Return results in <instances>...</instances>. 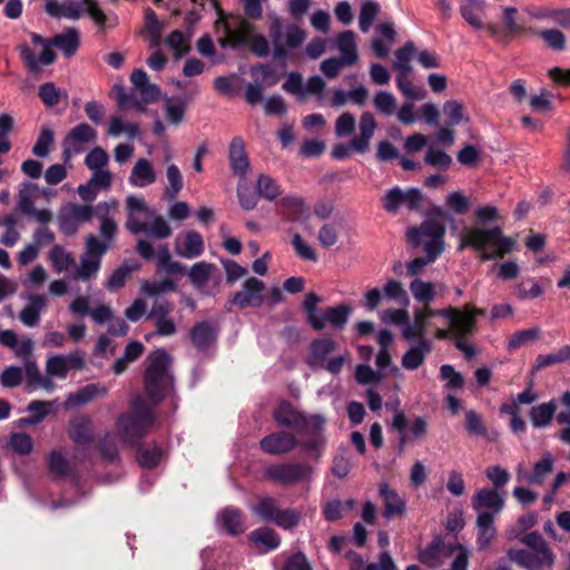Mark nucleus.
I'll return each mask as SVG.
<instances>
[{"label":"nucleus","instance_id":"nucleus-1","mask_svg":"<svg viewBox=\"0 0 570 570\" xmlns=\"http://www.w3.org/2000/svg\"><path fill=\"white\" fill-rule=\"evenodd\" d=\"M482 313V311L469 306H465L463 309H432L425 306L414 312V321L411 325H406L403 328V337L406 341L422 340L425 338V334L430 328H434L435 336L439 340H443L450 334V331L443 326H449L455 336L462 337L473 332L475 316Z\"/></svg>","mask_w":570,"mask_h":570},{"label":"nucleus","instance_id":"nucleus-2","mask_svg":"<svg viewBox=\"0 0 570 570\" xmlns=\"http://www.w3.org/2000/svg\"><path fill=\"white\" fill-rule=\"evenodd\" d=\"M215 32L222 47L248 46L261 58L267 57L271 47L267 38L258 33L250 22L240 16L219 17L215 22Z\"/></svg>","mask_w":570,"mask_h":570},{"label":"nucleus","instance_id":"nucleus-3","mask_svg":"<svg viewBox=\"0 0 570 570\" xmlns=\"http://www.w3.org/2000/svg\"><path fill=\"white\" fill-rule=\"evenodd\" d=\"M31 40L35 46L41 47L39 57H36L27 45H20L18 49L26 66L32 72L38 71L40 66L51 65L56 60V53L52 51L51 47L61 50L66 57H71L76 53L80 45L79 32L75 28H69L50 40L37 33H31Z\"/></svg>","mask_w":570,"mask_h":570},{"label":"nucleus","instance_id":"nucleus-4","mask_svg":"<svg viewBox=\"0 0 570 570\" xmlns=\"http://www.w3.org/2000/svg\"><path fill=\"white\" fill-rule=\"evenodd\" d=\"M459 249L471 247L480 253L482 261L501 258L513 252L515 240L505 236L501 227L491 228L471 227L459 235Z\"/></svg>","mask_w":570,"mask_h":570},{"label":"nucleus","instance_id":"nucleus-5","mask_svg":"<svg viewBox=\"0 0 570 570\" xmlns=\"http://www.w3.org/2000/svg\"><path fill=\"white\" fill-rule=\"evenodd\" d=\"M443 219L452 217L446 210L434 208L420 226L412 227L406 233L407 240L414 246H421L430 261H435L444 250Z\"/></svg>","mask_w":570,"mask_h":570},{"label":"nucleus","instance_id":"nucleus-6","mask_svg":"<svg viewBox=\"0 0 570 570\" xmlns=\"http://www.w3.org/2000/svg\"><path fill=\"white\" fill-rule=\"evenodd\" d=\"M126 228L131 234L142 233L153 238H167L171 228L164 217L148 207L142 197L130 195L126 198Z\"/></svg>","mask_w":570,"mask_h":570},{"label":"nucleus","instance_id":"nucleus-7","mask_svg":"<svg viewBox=\"0 0 570 570\" xmlns=\"http://www.w3.org/2000/svg\"><path fill=\"white\" fill-rule=\"evenodd\" d=\"M149 364L144 375L147 395L154 402L161 401L170 391L173 377L169 373L170 355L165 350H157L149 354Z\"/></svg>","mask_w":570,"mask_h":570},{"label":"nucleus","instance_id":"nucleus-8","mask_svg":"<svg viewBox=\"0 0 570 570\" xmlns=\"http://www.w3.org/2000/svg\"><path fill=\"white\" fill-rule=\"evenodd\" d=\"M521 542L528 550L509 549L507 554L510 561L527 570H541L552 566L553 554L540 533H528L522 537Z\"/></svg>","mask_w":570,"mask_h":570},{"label":"nucleus","instance_id":"nucleus-9","mask_svg":"<svg viewBox=\"0 0 570 570\" xmlns=\"http://www.w3.org/2000/svg\"><path fill=\"white\" fill-rule=\"evenodd\" d=\"M46 11L51 17L71 20H78L83 12H87L101 30L117 23V19L107 17L94 0H65L62 2L48 0L46 2Z\"/></svg>","mask_w":570,"mask_h":570},{"label":"nucleus","instance_id":"nucleus-10","mask_svg":"<svg viewBox=\"0 0 570 570\" xmlns=\"http://www.w3.org/2000/svg\"><path fill=\"white\" fill-rule=\"evenodd\" d=\"M269 38L274 57L287 58L299 48L306 39V32L296 24H284L277 14H271Z\"/></svg>","mask_w":570,"mask_h":570},{"label":"nucleus","instance_id":"nucleus-11","mask_svg":"<svg viewBox=\"0 0 570 570\" xmlns=\"http://www.w3.org/2000/svg\"><path fill=\"white\" fill-rule=\"evenodd\" d=\"M131 410L119 419L117 429L125 442L134 444L154 426L155 416L140 396L132 401Z\"/></svg>","mask_w":570,"mask_h":570},{"label":"nucleus","instance_id":"nucleus-12","mask_svg":"<svg viewBox=\"0 0 570 570\" xmlns=\"http://www.w3.org/2000/svg\"><path fill=\"white\" fill-rule=\"evenodd\" d=\"M40 197V186L31 180H23L18 186L17 208L18 210L39 223L47 225L53 219V213L49 208H37L35 206Z\"/></svg>","mask_w":570,"mask_h":570},{"label":"nucleus","instance_id":"nucleus-13","mask_svg":"<svg viewBox=\"0 0 570 570\" xmlns=\"http://www.w3.org/2000/svg\"><path fill=\"white\" fill-rule=\"evenodd\" d=\"M108 249V244L100 242L96 236L90 235L86 240V252L76 268L75 278L80 281H90L98 274L101 264V257Z\"/></svg>","mask_w":570,"mask_h":570},{"label":"nucleus","instance_id":"nucleus-14","mask_svg":"<svg viewBox=\"0 0 570 570\" xmlns=\"http://www.w3.org/2000/svg\"><path fill=\"white\" fill-rule=\"evenodd\" d=\"M69 435L76 445L75 461L87 460L95 449L91 420L80 415L70 423Z\"/></svg>","mask_w":570,"mask_h":570},{"label":"nucleus","instance_id":"nucleus-15","mask_svg":"<svg viewBox=\"0 0 570 570\" xmlns=\"http://www.w3.org/2000/svg\"><path fill=\"white\" fill-rule=\"evenodd\" d=\"M312 474V466L304 463H276L265 470L267 479L285 485L308 481Z\"/></svg>","mask_w":570,"mask_h":570},{"label":"nucleus","instance_id":"nucleus-16","mask_svg":"<svg viewBox=\"0 0 570 570\" xmlns=\"http://www.w3.org/2000/svg\"><path fill=\"white\" fill-rule=\"evenodd\" d=\"M94 217V208L90 205L68 203L58 213V225L66 235H73L81 225Z\"/></svg>","mask_w":570,"mask_h":570},{"label":"nucleus","instance_id":"nucleus-17","mask_svg":"<svg viewBox=\"0 0 570 570\" xmlns=\"http://www.w3.org/2000/svg\"><path fill=\"white\" fill-rule=\"evenodd\" d=\"M422 194L415 188L402 190L399 187L389 189L382 197L383 208L392 214L397 213L402 207L416 210L421 207Z\"/></svg>","mask_w":570,"mask_h":570},{"label":"nucleus","instance_id":"nucleus-18","mask_svg":"<svg viewBox=\"0 0 570 570\" xmlns=\"http://www.w3.org/2000/svg\"><path fill=\"white\" fill-rule=\"evenodd\" d=\"M85 367V355L76 351L66 355L58 354L48 357L46 362V374L56 379L65 380L70 370H82Z\"/></svg>","mask_w":570,"mask_h":570},{"label":"nucleus","instance_id":"nucleus-19","mask_svg":"<svg viewBox=\"0 0 570 570\" xmlns=\"http://www.w3.org/2000/svg\"><path fill=\"white\" fill-rule=\"evenodd\" d=\"M97 131L86 122L77 125L72 128L63 139V155L70 158L72 155L82 153L87 145L95 142Z\"/></svg>","mask_w":570,"mask_h":570},{"label":"nucleus","instance_id":"nucleus-20","mask_svg":"<svg viewBox=\"0 0 570 570\" xmlns=\"http://www.w3.org/2000/svg\"><path fill=\"white\" fill-rule=\"evenodd\" d=\"M259 444L263 452L267 454L284 455L298 445V440L294 434L282 431L266 435Z\"/></svg>","mask_w":570,"mask_h":570},{"label":"nucleus","instance_id":"nucleus-21","mask_svg":"<svg viewBox=\"0 0 570 570\" xmlns=\"http://www.w3.org/2000/svg\"><path fill=\"white\" fill-rule=\"evenodd\" d=\"M556 459L550 452H546L542 458L533 464L531 472H527L522 465L517 469L519 480H524L530 484L542 485L546 479L553 472Z\"/></svg>","mask_w":570,"mask_h":570},{"label":"nucleus","instance_id":"nucleus-22","mask_svg":"<svg viewBox=\"0 0 570 570\" xmlns=\"http://www.w3.org/2000/svg\"><path fill=\"white\" fill-rule=\"evenodd\" d=\"M449 552V546L438 535L434 537L429 544L419 550L417 560L430 569H436L445 562Z\"/></svg>","mask_w":570,"mask_h":570},{"label":"nucleus","instance_id":"nucleus-23","mask_svg":"<svg viewBox=\"0 0 570 570\" xmlns=\"http://www.w3.org/2000/svg\"><path fill=\"white\" fill-rule=\"evenodd\" d=\"M325 419L321 414H313L309 416L307 428H305L303 431H297V433L301 435H309L308 440L301 443V446L305 451L320 455L325 443L324 436L322 434Z\"/></svg>","mask_w":570,"mask_h":570},{"label":"nucleus","instance_id":"nucleus-24","mask_svg":"<svg viewBox=\"0 0 570 570\" xmlns=\"http://www.w3.org/2000/svg\"><path fill=\"white\" fill-rule=\"evenodd\" d=\"M352 313V308L346 305L328 307L320 313L317 317H313L312 327L316 331L324 330L327 325L334 328H343Z\"/></svg>","mask_w":570,"mask_h":570},{"label":"nucleus","instance_id":"nucleus-25","mask_svg":"<svg viewBox=\"0 0 570 570\" xmlns=\"http://www.w3.org/2000/svg\"><path fill=\"white\" fill-rule=\"evenodd\" d=\"M264 288L265 285L262 281L250 277L244 283L242 291L234 295L232 303L239 308L259 306L263 302Z\"/></svg>","mask_w":570,"mask_h":570},{"label":"nucleus","instance_id":"nucleus-26","mask_svg":"<svg viewBox=\"0 0 570 570\" xmlns=\"http://www.w3.org/2000/svg\"><path fill=\"white\" fill-rule=\"evenodd\" d=\"M253 77L261 83H249L245 89V99L249 105H256L262 100L264 87H271L276 82L269 66H261L253 70Z\"/></svg>","mask_w":570,"mask_h":570},{"label":"nucleus","instance_id":"nucleus-27","mask_svg":"<svg viewBox=\"0 0 570 570\" xmlns=\"http://www.w3.org/2000/svg\"><path fill=\"white\" fill-rule=\"evenodd\" d=\"M273 416L275 421L285 428L303 431L307 428L309 417H305L291 403L282 401L275 409Z\"/></svg>","mask_w":570,"mask_h":570},{"label":"nucleus","instance_id":"nucleus-28","mask_svg":"<svg viewBox=\"0 0 570 570\" xmlns=\"http://www.w3.org/2000/svg\"><path fill=\"white\" fill-rule=\"evenodd\" d=\"M175 249L178 256L193 259L204 253V239L195 230H188L184 236H178L175 242Z\"/></svg>","mask_w":570,"mask_h":570},{"label":"nucleus","instance_id":"nucleus-29","mask_svg":"<svg viewBox=\"0 0 570 570\" xmlns=\"http://www.w3.org/2000/svg\"><path fill=\"white\" fill-rule=\"evenodd\" d=\"M432 351V342L428 338H417L404 353L401 360L402 367L409 371L417 370L425 362Z\"/></svg>","mask_w":570,"mask_h":570},{"label":"nucleus","instance_id":"nucleus-30","mask_svg":"<svg viewBox=\"0 0 570 570\" xmlns=\"http://www.w3.org/2000/svg\"><path fill=\"white\" fill-rule=\"evenodd\" d=\"M504 501L495 489H481L475 493L472 500V507L478 514L480 512H490L493 518L503 509Z\"/></svg>","mask_w":570,"mask_h":570},{"label":"nucleus","instance_id":"nucleus-31","mask_svg":"<svg viewBox=\"0 0 570 570\" xmlns=\"http://www.w3.org/2000/svg\"><path fill=\"white\" fill-rule=\"evenodd\" d=\"M157 173L153 163L147 158H138L131 168L128 181L132 187L145 188L155 184Z\"/></svg>","mask_w":570,"mask_h":570},{"label":"nucleus","instance_id":"nucleus-32","mask_svg":"<svg viewBox=\"0 0 570 570\" xmlns=\"http://www.w3.org/2000/svg\"><path fill=\"white\" fill-rule=\"evenodd\" d=\"M337 343L330 337H322L314 340L311 343V354L307 357V364L313 368H321L325 366L330 355L335 352Z\"/></svg>","mask_w":570,"mask_h":570},{"label":"nucleus","instance_id":"nucleus-33","mask_svg":"<svg viewBox=\"0 0 570 570\" xmlns=\"http://www.w3.org/2000/svg\"><path fill=\"white\" fill-rule=\"evenodd\" d=\"M130 81L135 90L140 95L141 105L155 102L159 99L160 88L149 81L145 70H135L130 76Z\"/></svg>","mask_w":570,"mask_h":570},{"label":"nucleus","instance_id":"nucleus-34","mask_svg":"<svg viewBox=\"0 0 570 570\" xmlns=\"http://www.w3.org/2000/svg\"><path fill=\"white\" fill-rule=\"evenodd\" d=\"M377 127L374 116L371 112H363L360 118L358 136L352 139V147L358 154H363L368 149L370 140Z\"/></svg>","mask_w":570,"mask_h":570},{"label":"nucleus","instance_id":"nucleus-35","mask_svg":"<svg viewBox=\"0 0 570 570\" xmlns=\"http://www.w3.org/2000/svg\"><path fill=\"white\" fill-rule=\"evenodd\" d=\"M228 158L235 175L245 176L249 169V161L245 151V142L240 137H234L229 144Z\"/></svg>","mask_w":570,"mask_h":570},{"label":"nucleus","instance_id":"nucleus-36","mask_svg":"<svg viewBox=\"0 0 570 570\" xmlns=\"http://www.w3.org/2000/svg\"><path fill=\"white\" fill-rule=\"evenodd\" d=\"M47 307V298L43 295H30L28 304L21 309L19 320L28 327H35L40 321L41 313Z\"/></svg>","mask_w":570,"mask_h":570},{"label":"nucleus","instance_id":"nucleus-37","mask_svg":"<svg viewBox=\"0 0 570 570\" xmlns=\"http://www.w3.org/2000/svg\"><path fill=\"white\" fill-rule=\"evenodd\" d=\"M531 17L535 20L546 21L559 26L563 29H570V8H540L532 11Z\"/></svg>","mask_w":570,"mask_h":570},{"label":"nucleus","instance_id":"nucleus-38","mask_svg":"<svg viewBox=\"0 0 570 570\" xmlns=\"http://www.w3.org/2000/svg\"><path fill=\"white\" fill-rule=\"evenodd\" d=\"M218 529L225 530L228 534H238L244 532V520L240 510L236 508H225L216 517Z\"/></svg>","mask_w":570,"mask_h":570},{"label":"nucleus","instance_id":"nucleus-39","mask_svg":"<svg viewBox=\"0 0 570 570\" xmlns=\"http://www.w3.org/2000/svg\"><path fill=\"white\" fill-rule=\"evenodd\" d=\"M379 36L372 41V49L380 58H385L391 51L395 40V30L392 22H383L377 26Z\"/></svg>","mask_w":570,"mask_h":570},{"label":"nucleus","instance_id":"nucleus-40","mask_svg":"<svg viewBox=\"0 0 570 570\" xmlns=\"http://www.w3.org/2000/svg\"><path fill=\"white\" fill-rule=\"evenodd\" d=\"M485 10L484 0H461L460 12L462 18L474 29L481 30L484 27L483 14Z\"/></svg>","mask_w":570,"mask_h":570},{"label":"nucleus","instance_id":"nucleus-41","mask_svg":"<svg viewBox=\"0 0 570 570\" xmlns=\"http://www.w3.org/2000/svg\"><path fill=\"white\" fill-rule=\"evenodd\" d=\"M117 208V202L110 200L100 203L97 206V210L100 218V235L104 237V243H107L108 246L110 245L111 240L114 239V236L117 230V225L112 217L109 216V213L111 210H116Z\"/></svg>","mask_w":570,"mask_h":570},{"label":"nucleus","instance_id":"nucleus-42","mask_svg":"<svg viewBox=\"0 0 570 570\" xmlns=\"http://www.w3.org/2000/svg\"><path fill=\"white\" fill-rule=\"evenodd\" d=\"M279 214L288 222H295L307 213L303 198L296 195L283 197L277 204Z\"/></svg>","mask_w":570,"mask_h":570},{"label":"nucleus","instance_id":"nucleus-43","mask_svg":"<svg viewBox=\"0 0 570 570\" xmlns=\"http://www.w3.org/2000/svg\"><path fill=\"white\" fill-rule=\"evenodd\" d=\"M107 394V389L99 384H88L78 391L70 393L65 402L67 409L79 406L90 402L91 400Z\"/></svg>","mask_w":570,"mask_h":570},{"label":"nucleus","instance_id":"nucleus-44","mask_svg":"<svg viewBox=\"0 0 570 570\" xmlns=\"http://www.w3.org/2000/svg\"><path fill=\"white\" fill-rule=\"evenodd\" d=\"M336 48L341 53L340 59L347 66H353L358 60L355 35L353 31L341 32L336 37Z\"/></svg>","mask_w":570,"mask_h":570},{"label":"nucleus","instance_id":"nucleus-45","mask_svg":"<svg viewBox=\"0 0 570 570\" xmlns=\"http://www.w3.org/2000/svg\"><path fill=\"white\" fill-rule=\"evenodd\" d=\"M380 495L384 502V517L386 519H392L396 515L403 514L405 511V502L394 490L389 487L387 483H382L380 485Z\"/></svg>","mask_w":570,"mask_h":570},{"label":"nucleus","instance_id":"nucleus-46","mask_svg":"<svg viewBox=\"0 0 570 570\" xmlns=\"http://www.w3.org/2000/svg\"><path fill=\"white\" fill-rule=\"evenodd\" d=\"M493 514L490 512H480L476 518L478 537L476 544L480 550L489 547L492 539L495 537L497 530L493 525Z\"/></svg>","mask_w":570,"mask_h":570},{"label":"nucleus","instance_id":"nucleus-47","mask_svg":"<svg viewBox=\"0 0 570 570\" xmlns=\"http://www.w3.org/2000/svg\"><path fill=\"white\" fill-rule=\"evenodd\" d=\"M190 340L197 350L204 351L216 340V330L208 322L198 323L190 331Z\"/></svg>","mask_w":570,"mask_h":570},{"label":"nucleus","instance_id":"nucleus-48","mask_svg":"<svg viewBox=\"0 0 570 570\" xmlns=\"http://www.w3.org/2000/svg\"><path fill=\"white\" fill-rule=\"evenodd\" d=\"M250 541L261 552H268L279 546L278 535L268 528H259L249 535Z\"/></svg>","mask_w":570,"mask_h":570},{"label":"nucleus","instance_id":"nucleus-49","mask_svg":"<svg viewBox=\"0 0 570 570\" xmlns=\"http://www.w3.org/2000/svg\"><path fill=\"white\" fill-rule=\"evenodd\" d=\"M556 403L549 401L533 406L530 411V420L534 428L542 429L550 425L556 413Z\"/></svg>","mask_w":570,"mask_h":570},{"label":"nucleus","instance_id":"nucleus-50","mask_svg":"<svg viewBox=\"0 0 570 570\" xmlns=\"http://www.w3.org/2000/svg\"><path fill=\"white\" fill-rule=\"evenodd\" d=\"M108 135L111 137H119L125 135L128 139H134L140 134L138 124L125 121L121 117L114 116L110 118Z\"/></svg>","mask_w":570,"mask_h":570},{"label":"nucleus","instance_id":"nucleus-51","mask_svg":"<svg viewBox=\"0 0 570 570\" xmlns=\"http://www.w3.org/2000/svg\"><path fill=\"white\" fill-rule=\"evenodd\" d=\"M354 507L355 501L353 499H348L346 501L332 499L324 503L323 515L327 521H336L341 519L345 513L353 510Z\"/></svg>","mask_w":570,"mask_h":570},{"label":"nucleus","instance_id":"nucleus-52","mask_svg":"<svg viewBox=\"0 0 570 570\" xmlns=\"http://www.w3.org/2000/svg\"><path fill=\"white\" fill-rule=\"evenodd\" d=\"M49 259L57 273H62L75 266V258L71 253L60 245H55L49 252Z\"/></svg>","mask_w":570,"mask_h":570},{"label":"nucleus","instance_id":"nucleus-53","mask_svg":"<svg viewBox=\"0 0 570 570\" xmlns=\"http://www.w3.org/2000/svg\"><path fill=\"white\" fill-rule=\"evenodd\" d=\"M537 35L542 39L544 45L553 51H564L567 48L566 35L557 28L541 29Z\"/></svg>","mask_w":570,"mask_h":570},{"label":"nucleus","instance_id":"nucleus-54","mask_svg":"<svg viewBox=\"0 0 570 570\" xmlns=\"http://www.w3.org/2000/svg\"><path fill=\"white\" fill-rule=\"evenodd\" d=\"M541 330L539 327H531L521 331H517L508 340V350H518L525 345H529L539 340Z\"/></svg>","mask_w":570,"mask_h":570},{"label":"nucleus","instance_id":"nucleus-55","mask_svg":"<svg viewBox=\"0 0 570 570\" xmlns=\"http://www.w3.org/2000/svg\"><path fill=\"white\" fill-rule=\"evenodd\" d=\"M215 268V265L212 263L198 262L190 267L188 277L195 287L203 288Z\"/></svg>","mask_w":570,"mask_h":570},{"label":"nucleus","instance_id":"nucleus-56","mask_svg":"<svg viewBox=\"0 0 570 570\" xmlns=\"http://www.w3.org/2000/svg\"><path fill=\"white\" fill-rule=\"evenodd\" d=\"M156 262L158 268L167 274L175 275L183 274L185 272V268L180 263L173 261L169 249L166 245H163L158 248L156 253Z\"/></svg>","mask_w":570,"mask_h":570},{"label":"nucleus","instance_id":"nucleus-57","mask_svg":"<svg viewBox=\"0 0 570 570\" xmlns=\"http://www.w3.org/2000/svg\"><path fill=\"white\" fill-rule=\"evenodd\" d=\"M410 291L414 299L420 303L429 304L435 298V285L431 282L415 278L410 284Z\"/></svg>","mask_w":570,"mask_h":570},{"label":"nucleus","instance_id":"nucleus-58","mask_svg":"<svg viewBox=\"0 0 570 570\" xmlns=\"http://www.w3.org/2000/svg\"><path fill=\"white\" fill-rule=\"evenodd\" d=\"M411 73H397L396 86L399 90L411 100H423L425 98V91L421 87L413 85L410 79Z\"/></svg>","mask_w":570,"mask_h":570},{"label":"nucleus","instance_id":"nucleus-59","mask_svg":"<svg viewBox=\"0 0 570 570\" xmlns=\"http://www.w3.org/2000/svg\"><path fill=\"white\" fill-rule=\"evenodd\" d=\"M166 178L168 186L165 189V195L169 199H175L184 186L181 173L175 164L167 167Z\"/></svg>","mask_w":570,"mask_h":570},{"label":"nucleus","instance_id":"nucleus-60","mask_svg":"<svg viewBox=\"0 0 570 570\" xmlns=\"http://www.w3.org/2000/svg\"><path fill=\"white\" fill-rule=\"evenodd\" d=\"M415 47L413 42H406L403 47L396 50L395 61L393 63L397 73H411L412 67L410 65L414 55Z\"/></svg>","mask_w":570,"mask_h":570},{"label":"nucleus","instance_id":"nucleus-61","mask_svg":"<svg viewBox=\"0 0 570 570\" xmlns=\"http://www.w3.org/2000/svg\"><path fill=\"white\" fill-rule=\"evenodd\" d=\"M570 358V346H563L556 353L540 354L535 358L533 371L538 372L550 365L562 363Z\"/></svg>","mask_w":570,"mask_h":570},{"label":"nucleus","instance_id":"nucleus-62","mask_svg":"<svg viewBox=\"0 0 570 570\" xmlns=\"http://www.w3.org/2000/svg\"><path fill=\"white\" fill-rule=\"evenodd\" d=\"M165 42L174 51L176 58L183 57L190 49L189 36L179 30L173 31Z\"/></svg>","mask_w":570,"mask_h":570},{"label":"nucleus","instance_id":"nucleus-63","mask_svg":"<svg viewBox=\"0 0 570 570\" xmlns=\"http://www.w3.org/2000/svg\"><path fill=\"white\" fill-rule=\"evenodd\" d=\"M543 294V288L534 278H527L515 285V295L520 299H534Z\"/></svg>","mask_w":570,"mask_h":570},{"label":"nucleus","instance_id":"nucleus-64","mask_svg":"<svg viewBox=\"0 0 570 570\" xmlns=\"http://www.w3.org/2000/svg\"><path fill=\"white\" fill-rule=\"evenodd\" d=\"M449 554L453 556L450 570H468L471 552L460 543L449 544Z\"/></svg>","mask_w":570,"mask_h":570}]
</instances>
